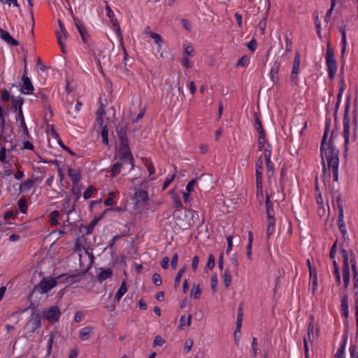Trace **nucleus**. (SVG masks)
<instances>
[{
    "label": "nucleus",
    "instance_id": "52",
    "mask_svg": "<svg viewBox=\"0 0 358 358\" xmlns=\"http://www.w3.org/2000/svg\"><path fill=\"white\" fill-rule=\"evenodd\" d=\"M266 144V136L258 135V151H262Z\"/></svg>",
    "mask_w": 358,
    "mask_h": 358
},
{
    "label": "nucleus",
    "instance_id": "4",
    "mask_svg": "<svg viewBox=\"0 0 358 358\" xmlns=\"http://www.w3.org/2000/svg\"><path fill=\"white\" fill-rule=\"evenodd\" d=\"M350 107V97L348 96L346 101L345 108L343 115V137L345 139L344 143V152L347 155L348 150V145L350 143V117L349 110Z\"/></svg>",
    "mask_w": 358,
    "mask_h": 358
},
{
    "label": "nucleus",
    "instance_id": "23",
    "mask_svg": "<svg viewBox=\"0 0 358 358\" xmlns=\"http://www.w3.org/2000/svg\"><path fill=\"white\" fill-rule=\"evenodd\" d=\"M134 198L136 200V203L143 202L146 203L148 200V193L146 190L140 189L136 191Z\"/></svg>",
    "mask_w": 358,
    "mask_h": 358
},
{
    "label": "nucleus",
    "instance_id": "28",
    "mask_svg": "<svg viewBox=\"0 0 358 358\" xmlns=\"http://www.w3.org/2000/svg\"><path fill=\"white\" fill-rule=\"evenodd\" d=\"M36 96H37V98L41 99V101L43 103L45 108H48V110H50V116L52 117V115H53V112H52V110H51V108H50V101H49L48 96L47 95H45V94H43V92H39L36 95Z\"/></svg>",
    "mask_w": 358,
    "mask_h": 358
},
{
    "label": "nucleus",
    "instance_id": "33",
    "mask_svg": "<svg viewBox=\"0 0 358 358\" xmlns=\"http://www.w3.org/2000/svg\"><path fill=\"white\" fill-rule=\"evenodd\" d=\"M340 31L341 32L342 35V50H341V56L343 57L345 50H346V45H347V39H346V32H345V26H341L340 27Z\"/></svg>",
    "mask_w": 358,
    "mask_h": 358
},
{
    "label": "nucleus",
    "instance_id": "47",
    "mask_svg": "<svg viewBox=\"0 0 358 358\" xmlns=\"http://www.w3.org/2000/svg\"><path fill=\"white\" fill-rule=\"evenodd\" d=\"M336 4V0H331V7L327 10L326 15H325V21L328 22L330 20V17L331 16L332 12L335 8V6Z\"/></svg>",
    "mask_w": 358,
    "mask_h": 358
},
{
    "label": "nucleus",
    "instance_id": "41",
    "mask_svg": "<svg viewBox=\"0 0 358 358\" xmlns=\"http://www.w3.org/2000/svg\"><path fill=\"white\" fill-rule=\"evenodd\" d=\"M187 213V215H191V220H189V221H190L191 226L199 221V215L197 211L189 209Z\"/></svg>",
    "mask_w": 358,
    "mask_h": 358
},
{
    "label": "nucleus",
    "instance_id": "13",
    "mask_svg": "<svg viewBox=\"0 0 358 358\" xmlns=\"http://www.w3.org/2000/svg\"><path fill=\"white\" fill-rule=\"evenodd\" d=\"M73 19L75 23V25L82 38V40L84 43L87 44L88 38L90 35L87 33L86 27L82 24L78 18L76 16H73Z\"/></svg>",
    "mask_w": 358,
    "mask_h": 358
},
{
    "label": "nucleus",
    "instance_id": "5",
    "mask_svg": "<svg viewBox=\"0 0 358 358\" xmlns=\"http://www.w3.org/2000/svg\"><path fill=\"white\" fill-rule=\"evenodd\" d=\"M326 64L329 78L332 80L335 78L337 71V64L336 60L335 59L334 50L331 48L330 42H328L327 45Z\"/></svg>",
    "mask_w": 358,
    "mask_h": 358
},
{
    "label": "nucleus",
    "instance_id": "25",
    "mask_svg": "<svg viewBox=\"0 0 358 358\" xmlns=\"http://www.w3.org/2000/svg\"><path fill=\"white\" fill-rule=\"evenodd\" d=\"M341 308L343 316L346 318L348 317V296L347 294L343 295L341 298Z\"/></svg>",
    "mask_w": 358,
    "mask_h": 358
},
{
    "label": "nucleus",
    "instance_id": "51",
    "mask_svg": "<svg viewBox=\"0 0 358 358\" xmlns=\"http://www.w3.org/2000/svg\"><path fill=\"white\" fill-rule=\"evenodd\" d=\"M115 194L113 192H109L108 198L106 199H105V201H104V204L106 206H110L113 205V203H114L113 197H114Z\"/></svg>",
    "mask_w": 358,
    "mask_h": 358
},
{
    "label": "nucleus",
    "instance_id": "38",
    "mask_svg": "<svg viewBox=\"0 0 358 358\" xmlns=\"http://www.w3.org/2000/svg\"><path fill=\"white\" fill-rule=\"evenodd\" d=\"M256 186H257V199L259 201L260 203L263 202L264 199V194H263V187H262V182H256Z\"/></svg>",
    "mask_w": 358,
    "mask_h": 358
},
{
    "label": "nucleus",
    "instance_id": "57",
    "mask_svg": "<svg viewBox=\"0 0 358 358\" xmlns=\"http://www.w3.org/2000/svg\"><path fill=\"white\" fill-rule=\"evenodd\" d=\"M266 148L264 149V157L266 159H271V145L270 143H266Z\"/></svg>",
    "mask_w": 358,
    "mask_h": 358
},
{
    "label": "nucleus",
    "instance_id": "49",
    "mask_svg": "<svg viewBox=\"0 0 358 358\" xmlns=\"http://www.w3.org/2000/svg\"><path fill=\"white\" fill-rule=\"evenodd\" d=\"M152 280L153 284L156 286H160L162 283L161 275L157 273L152 275Z\"/></svg>",
    "mask_w": 358,
    "mask_h": 358
},
{
    "label": "nucleus",
    "instance_id": "54",
    "mask_svg": "<svg viewBox=\"0 0 358 358\" xmlns=\"http://www.w3.org/2000/svg\"><path fill=\"white\" fill-rule=\"evenodd\" d=\"M94 189L95 188L92 185L88 187L87 189L83 193V198L85 199H90L92 196V192Z\"/></svg>",
    "mask_w": 358,
    "mask_h": 358
},
{
    "label": "nucleus",
    "instance_id": "48",
    "mask_svg": "<svg viewBox=\"0 0 358 358\" xmlns=\"http://www.w3.org/2000/svg\"><path fill=\"white\" fill-rule=\"evenodd\" d=\"M215 257H214L213 255H212V254L209 255L206 268H205L206 272H207V271H206L207 268H209L210 270L213 269L215 266Z\"/></svg>",
    "mask_w": 358,
    "mask_h": 358
},
{
    "label": "nucleus",
    "instance_id": "10",
    "mask_svg": "<svg viewBox=\"0 0 358 358\" xmlns=\"http://www.w3.org/2000/svg\"><path fill=\"white\" fill-rule=\"evenodd\" d=\"M90 266H89L85 270H83V271L78 272L76 274H71V275H70L69 273L62 274L57 278V280L59 282H70L71 283H73L77 281L76 280V278H77L79 276L84 275L87 272V271L90 269Z\"/></svg>",
    "mask_w": 358,
    "mask_h": 358
},
{
    "label": "nucleus",
    "instance_id": "16",
    "mask_svg": "<svg viewBox=\"0 0 358 358\" xmlns=\"http://www.w3.org/2000/svg\"><path fill=\"white\" fill-rule=\"evenodd\" d=\"M22 80L23 84L20 90L21 92L27 94H31L34 88L30 78L28 76H22Z\"/></svg>",
    "mask_w": 358,
    "mask_h": 358
},
{
    "label": "nucleus",
    "instance_id": "55",
    "mask_svg": "<svg viewBox=\"0 0 358 358\" xmlns=\"http://www.w3.org/2000/svg\"><path fill=\"white\" fill-rule=\"evenodd\" d=\"M266 166L267 169L268 174L271 173L273 175L274 173V166L271 159H266Z\"/></svg>",
    "mask_w": 358,
    "mask_h": 358
},
{
    "label": "nucleus",
    "instance_id": "58",
    "mask_svg": "<svg viewBox=\"0 0 358 358\" xmlns=\"http://www.w3.org/2000/svg\"><path fill=\"white\" fill-rule=\"evenodd\" d=\"M165 343L164 339L161 336H156L153 342V347L159 345L162 346Z\"/></svg>",
    "mask_w": 358,
    "mask_h": 358
},
{
    "label": "nucleus",
    "instance_id": "3",
    "mask_svg": "<svg viewBox=\"0 0 358 358\" xmlns=\"http://www.w3.org/2000/svg\"><path fill=\"white\" fill-rule=\"evenodd\" d=\"M266 217H267V229H266V237L267 238H269L270 236L275 231V219L274 217V209H273V204L270 200V196L266 192Z\"/></svg>",
    "mask_w": 358,
    "mask_h": 358
},
{
    "label": "nucleus",
    "instance_id": "37",
    "mask_svg": "<svg viewBox=\"0 0 358 358\" xmlns=\"http://www.w3.org/2000/svg\"><path fill=\"white\" fill-rule=\"evenodd\" d=\"M104 215H102L98 217H95L94 218L92 222H90V224L89 225L87 226L86 227V234H90L92 233V231L95 227V225L97 224V222L101 220L103 218Z\"/></svg>",
    "mask_w": 358,
    "mask_h": 358
},
{
    "label": "nucleus",
    "instance_id": "20",
    "mask_svg": "<svg viewBox=\"0 0 358 358\" xmlns=\"http://www.w3.org/2000/svg\"><path fill=\"white\" fill-rule=\"evenodd\" d=\"M16 120L20 122V127H21V129L22 130L23 134L27 138H29L30 136H29L28 128H27V124L25 123V120H24V115H23L22 110H20V111H19L18 115L16 117Z\"/></svg>",
    "mask_w": 358,
    "mask_h": 358
},
{
    "label": "nucleus",
    "instance_id": "64",
    "mask_svg": "<svg viewBox=\"0 0 358 358\" xmlns=\"http://www.w3.org/2000/svg\"><path fill=\"white\" fill-rule=\"evenodd\" d=\"M354 296H355V308H358V286L354 287Z\"/></svg>",
    "mask_w": 358,
    "mask_h": 358
},
{
    "label": "nucleus",
    "instance_id": "22",
    "mask_svg": "<svg viewBox=\"0 0 358 358\" xmlns=\"http://www.w3.org/2000/svg\"><path fill=\"white\" fill-rule=\"evenodd\" d=\"M34 183L35 180L34 179H27L26 181L22 182L19 187L20 191L18 194L29 191L34 187Z\"/></svg>",
    "mask_w": 358,
    "mask_h": 358
},
{
    "label": "nucleus",
    "instance_id": "42",
    "mask_svg": "<svg viewBox=\"0 0 358 358\" xmlns=\"http://www.w3.org/2000/svg\"><path fill=\"white\" fill-rule=\"evenodd\" d=\"M186 268H187V266L185 265L178 271V272L176 276L175 280H174L175 289H176L178 287V285H180L182 276L184 272L186 271Z\"/></svg>",
    "mask_w": 358,
    "mask_h": 358
},
{
    "label": "nucleus",
    "instance_id": "45",
    "mask_svg": "<svg viewBox=\"0 0 358 358\" xmlns=\"http://www.w3.org/2000/svg\"><path fill=\"white\" fill-rule=\"evenodd\" d=\"M346 340L345 339L341 344V347L338 349L334 358H343L345 353Z\"/></svg>",
    "mask_w": 358,
    "mask_h": 358
},
{
    "label": "nucleus",
    "instance_id": "39",
    "mask_svg": "<svg viewBox=\"0 0 358 358\" xmlns=\"http://www.w3.org/2000/svg\"><path fill=\"white\" fill-rule=\"evenodd\" d=\"M17 206L19 210L22 213H27V202L24 196L21 197L17 201Z\"/></svg>",
    "mask_w": 358,
    "mask_h": 358
},
{
    "label": "nucleus",
    "instance_id": "31",
    "mask_svg": "<svg viewBox=\"0 0 358 358\" xmlns=\"http://www.w3.org/2000/svg\"><path fill=\"white\" fill-rule=\"evenodd\" d=\"M338 227L341 231V233L343 235V237L345 238V235L347 234V230L345 228V224L344 222V215L342 213H338Z\"/></svg>",
    "mask_w": 358,
    "mask_h": 358
},
{
    "label": "nucleus",
    "instance_id": "43",
    "mask_svg": "<svg viewBox=\"0 0 358 358\" xmlns=\"http://www.w3.org/2000/svg\"><path fill=\"white\" fill-rule=\"evenodd\" d=\"M223 278L225 287H229L231 282V275L228 268L224 271Z\"/></svg>",
    "mask_w": 358,
    "mask_h": 358
},
{
    "label": "nucleus",
    "instance_id": "61",
    "mask_svg": "<svg viewBox=\"0 0 358 358\" xmlns=\"http://www.w3.org/2000/svg\"><path fill=\"white\" fill-rule=\"evenodd\" d=\"M106 114V111L104 109V105L103 103L100 101V106L99 108L96 110V116H101L103 117Z\"/></svg>",
    "mask_w": 358,
    "mask_h": 358
},
{
    "label": "nucleus",
    "instance_id": "17",
    "mask_svg": "<svg viewBox=\"0 0 358 358\" xmlns=\"http://www.w3.org/2000/svg\"><path fill=\"white\" fill-rule=\"evenodd\" d=\"M340 83H341V87L339 88V92H338V93L337 94V101H336V106H335V110H334V120L336 122L337 121V113H338V108H339V106H340L342 94H343V91H344V76L343 75H342V76L341 78Z\"/></svg>",
    "mask_w": 358,
    "mask_h": 358
},
{
    "label": "nucleus",
    "instance_id": "12",
    "mask_svg": "<svg viewBox=\"0 0 358 358\" xmlns=\"http://www.w3.org/2000/svg\"><path fill=\"white\" fill-rule=\"evenodd\" d=\"M243 308L242 304H240L238 310V315H237V320H236V330L234 333V339L236 344L237 345L240 338V334H241V329L243 322Z\"/></svg>",
    "mask_w": 358,
    "mask_h": 358
},
{
    "label": "nucleus",
    "instance_id": "9",
    "mask_svg": "<svg viewBox=\"0 0 358 358\" xmlns=\"http://www.w3.org/2000/svg\"><path fill=\"white\" fill-rule=\"evenodd\" d=\"M41 325V316L34 309L30 316V318L27 324V327L29 328L28 331L29 334H32Z\"/></svg>",
    "mask_w": 358,
    "mask_h": 358
},
{
    "label": "nucleus",
    "instance_id": "35",
    "mask_svg": "<svg viewBox=\"0 0 358 358\" xmlns=\"http://www.w3.org/2000/svg\"><path fill=\"white\" fill-rule=\"evenodd\" d=\"M123 164L121 162L115 163L111 169H110V174L113 178L116 177L121 172V169H122Z\"/></svg>",
    "mask_w": 358,
    "mask_h": 358
},
{
    "label": "nucleus",
    "instance_id": "36",
    "mask_svg": "<svg viewBox=\"0 0 358 358\" xmlns=\"http://www.w3.org/2000/svg\"><path fill=\"white\" fill-rule=\"evenodd\" d=\"M292 32L287 31L285 34V53L287 54L291 52L292 50Z\"/></svg>",
    "mask_w": 358,
    "mask_h": 358
},
{
    "label": "nucleus",
    "instance_id": "7",
    "mask_svg": "<svg viewBox=\"0 0 358 358\" xmlns=\"http://www.w3.org/2000/svg\"><path fill=\"white\" fill-rule=\"evenodd\" d=\"M173 217L176 224L182 230L188 229L190 226V221L187 220V213L182 210H175L173 211Z\"/></svg>",
    "mask_w": 358,
    "mask_h": 358
},
{
    "label": "nucleus",
    "instance_id": "15",
    "mask_svg": "<svg viewBox=\"0 0 358 358\" xmlns=\"http://www.w3.org/2000/svg\"><path fill=\"white\" fill-rule=\"evenodd\" d=\"M80 191H81V188L78 186V185H73L72 184L71 192L76 196V197L74 199V204L72 206L71 209L68 210L66 213L67 217H66V220L64 221V223L66 222H69V215L72 211L75 210V203H76L80 197V194H81Z\"/></svg>",
    "mask_w": 358,
    "mask_h": 358
},
{
    "label": "nucleus",
    "instance_id": "19",
    "mask_svg": "<svg viewBox=\"0 0 358 358\" xmlns=\"http://www.w3.org/2000/svg\"><path fill=\"white\" fill-rule=\"evenodd\" d=\"M0 37L3 41H5L7 43H8L13 46H17L19 45L18 41L17 40H15V38H13L8 31H6L1 28H0Z\"/></svg>",
    "mask_w": 358,
    "mask_h": 358
},
{
    "label": "nucleus",
    "instance_id": "50",
    "mask_svg": "<svg viewBox=\"0 0 358 358\" xmlns=\"http://www.w3.org/2000/svg\"><path fill=\"white\" fill-rule=\"evenodd\" d=\"M174 178H175L174 174H173L171 176H168L162 185V189L165 190L170 185V184L172 182V181L174 180Z\"/></svg>",
    "mask_w": 358,
    "mask_h": 358
},
{
    "label": "nucleus",
    "instance_id": "53",
    "mask_svg": "<svg viewBox=\"0 0 358 358\" xmlns=\"http://www.w3.org/2000/svg\"><path fill=\"white\" fill-rule=\"evenodd\" d=\"M210 284H211V289H212L213 292H215L217 290V277L216 273H214L211 276Z\"/></svg>",
    "mask_w": 358,
    "mask_h": 358
},
{
    "label": "nucleus",
    "instance_id": "14",
    "mask_svg": "<svg viewBox=\"0 0 358 358\" xmlns=\"http://www.w3.org/2000/svg\"><path fill=\"white\" fill-rule=\"evenodd\" d=\"M342 258L343 260V277L350 276V266H349V254L345 249H342L341 251Z\"/></svg>",
    "mask_w": 358,
    "mask_h": 358
},
{
    "label": "nucleus",
    "instance_id": "8",
    "mask_svg": "<svg viewBox=\"0 0 358 358\" xmlns=\"http://www.w3.org/2000/svg\"><path fill=\"white\" fill-rule=\"evenodd\" d=\"M57 285V281L54 278L46 280L45 278L36 285L34 286V290L43 294L48 292Z\"/></svg>",
    "mask_w": 358,
    "mask_h": 358
},
{
    "label": "nucleus",
    "instance_id": "2",
    "mask_svg": "<svg viewBox=\"0 0 358 358\" xmlns=\"http://www.w3.org/2000/svg\"><path fill=\"white\" fill-rule=\"evenodd\" d=\"M117 135L120 141V159L126 163L128 161L131 165L130 170L133 169L134 166V158L130 150L129 139L127 137L126 129L121 128L120 130L117 129Z\"/></svg>",
    "mask_w": 358,
    "mask_h": 358
},
{
    "label": "nucleus",
    "instance_id": "29",
    "mask_svg": "<svg viewBox=\"0 0 358 358\" xmlns=\"http://www.w3.org/2000/svg\"><path fill=\"white\" fill-rule=\"evenodd\" d=\"M301 59H300V54L299 51L295 52L294 62L292 64V71L294 74H299V66H300Z\"/></svg>",
    "mask_w": 358,
    "mask_h": 358
},
{
    "label": "nucleus",
    "instance_id": "32",
    "mask_svg": "<svg viewBox=\"0 0 358 358\" xmlns=\"http://www.w3.org/2000/svg\"><path fill=\"white\" fill-rule=\"evenodd\" d=\"M113 275V271L110 268L103 269L99 274L97 279L99 282H102Z\"/></svg>",
    "mask_w": 358,
    "mask_h": 358
},
{
    "label": "nucleus",
    "instance_id": "59",
    "mask_svg": "<svg viewBox=\"0 0 358 358\" xmlns=\"http://www.w3.org/2000/svg\"><path fill=\"white\" fill-rule=\"evenodd\" d=\"M266 16H265L262 20H261L257 25V27L260 29L262 34H264V29L266 28Z\"/></svg>",
    "mask_w": 358,
    "mask_h": 358
},
{
    "label": "nucleus",
    "instance_id": "30",
    "mask_svg": "<svg viewBox=\"0 0 358 358\" xmlns=\"http://www.w3.org/2000/svg\"><path fill=\"white\" fill-rule=\"evenodd\" d=\"M92 327H85L83 328L79 332V338L83 341L89 339L92 332Z\"/></svg>",
    "mask_w": 358,
    "mask_h": 358
},
{
    "label": "nucleus",
    "instance_id": "40",
    "mask_svg": "<svg viewBox=\"0 0 358 358\" xmlns=\"http://www.w3.org/2000/svg\"><path fill=\"white\" fill-rule=\"evenodd\" d=\"M59 212L58 210H53L50 213V218L49 220L51 226H57L58 224V217H59Z\"/></svg>",
    "mask_w": 358,
    "mask_h": 358
},
{
    "label": "nucleus",
    "instance_id": "60",
    "mask_svg": "<svg viewBox=\"0 0 358 358\" xmlns=\"http://www.w3.org/2000/svg\"><path fill=\"white\" fill-rule=\"evenodd\" d=\"M248 62V57L247 55H243L236 63L237 66H245Z\"/></svg>",
    "mask_w": 358,
    "mask_h": 358
},
{
    "label": "nucleus",
    "instance_id": "56",
    "mask_svg": "<svg viewBox=\"0 0 358 358\" xmlns=\"http://www.w3.org/2000/svg\"><path fill=\"white\" fill-rule=\"evenodd\" d=\"M336 248H337V241H335V243L332 245L331 248V250H330V253H329V257L334 260H335V257H336Z\"/></svg>",
    "mask_w": 358,
    "mask_h": 358
},
{
    "label": "nucleus",
    "instance_id": "26",
    "mask_svg": "<svg viewBox=\"0 0 358 358\" xmlns=\"http://www.w3.org/2000/svg\"><path fill=\"white\" fill-rule=\"evenodd\" d=\"M11 108L14 110V111L18 110L20 111L22 109V106L24 103V99L22 97H19L18 99H15L14 96H12L11 99Z\"/></svg>",
    "mask_w": 358,
    "mask_h": 358
},
{
    "label": "nucleus",
    "instance_id": "24",
    "mask_svg": "<svg viewBox=\"0 0 358 358\" xmlns=\"http://www.w3.org/2000/svg\"><path fill=\"white\" fill-rule=\"evenodd\" d=\"M280 67V62L278 61H275L273 63V65L271 69L270 77L273 83H275L278 79V71H279Z\"/></svg>",
    "mask_w": 358,
    "mask_h": 358
},
{
    "label": "nucleus",
    "instance_id": "34",
    "mask_svg": "<svg viewBox=\"0 0 358 358\" xmlns=\"http://www.w3.org/2000/svg\"><path fill=\"white\" fill-rule=\"evenodd\" d=\"M127 288L126 282L122 281L120 288L118 289V290L115 296V299L117 301H120V300L123 296V295L127 292Z\"/></svg>",
    "mask_w": 358,
    "mask_h": 358
},
{
    "label": "nucleus",
    "instance_id": "63",
    "mask_svg": "<svg viewBox=\"0 0 358 358\" xmlns=\"http://www.w3.org/2000/svg\"><path fill=\"white\" fill-rule=\"evenodd\" d=\"M146 166L148 167V172H149V175L151 176L152 175H154L155 173V167H154V165L152 164V162L149 160L147 163H146Z\"/></svg>",
    "mask_w": 358,
    "mask_h": 358
},
{
    "label": "nucleus",
    "instance_id": "62",
    "mask_svg": "<svg viewBox=\"0 0 358 358\" xmlns=\"http://www.w3.org/2000/svg\"><path fill=\"white\" fill-rule=\"evenodd\" d=\"M193 346V341L192 339H187L185 341L184 351L188 352Z\"/></svg>",
    "mask_w": 358,
    "mask_h": 358
},
{
    "label": "nucleus",
    "instance_id": "11",
    "mask_svg": "<svg viewBox=\"0 0 358 358\" xmlns=\"http://www.w3.org/2000/svg\"><path fill=\"white\" fill-rule=\"evenodd\" d=\"M59 26L60 28V31H56L57 38L58 44L59 45L62 52L63 53H66L65 45L63 43V38L66 39L67 37V31L64 27V24L62 23L61 20H58Z\"/></svg>",
    "mask_w": 358,
    "mask_h": 358
},
{
    "label": "nucleus",
    "instance_id": "21",
    "mask_svg": "<svg viewBox=\"0 0 358 358\" xmlns=\"http://www.w3.org/2000/svg\"><path fill=\"white\" fill-rule=\"evenodd\" d=\"M262 171H263V160L262 157H259V159L256 162L255 164V177L256 182H262Z\"/></svg>",
    "mask_w": 358,
    "mask_h": 358
},
{
    "label": "nucleus",
    "instance_id": "6",
    "mask_svg": "<svg viewBox=\"0 0 358 358\" xmlns=\"http://www.w3.org/2000/svg\"><path fill=\"white\" fill-rule=\"evenodd\" d=\"M42 314L43 317L52 324L57 322L61 316L60 310L57 306H52L48 308L43 309Z\"/></svg>",
    "mask_w": 358,
    "mask_h": 358
},
{
    "label": "nucleus",
    "instance_id": "27",
    "mask_svg": "<svg viewBox=\"0 0 358 358\" xmlns=\"http://www.w3.org/2000/svg\"><path fill=\"white\" fill-rule=\"evenodd\" d=\"M255 122L256 129L258 132V135L266 136V131L262 126L261 120L259 117V115L257 112L254 113Z\"/></svg>",
    "mask_w": 358,
    "mask_h": 358
},
{
    "label": "nucleus",
    "instance_id": "44",
    "mask_svg": "<svg viewBox=\"0 0 358 358\" xmlns=\"http://www.w3.org/2000/svg\"><path fill=\"white\" fill-rule=\"evenodd\" d=\"M111 22H112L113 29L115 30V32L117 36L120 38L122 40V35L121 29H120V27L119 26L117 19L114 17L113 20L111 21Z\"/></svg>",
    "mask_w": 358,
    "mask_h": 358
},
{
    "label": "nucleus",
    "instance_id": "1",
    "mask_svg": "<svg viewBox=\"0 0 358 358\" xmlns=\"http://www.w3.org/2000/svg\"><path fill=\"white\" fill-rule=\"evenodd\" d=\"M331 120L327 119L325 122L324 133L322 136V143L320 146V152L322 159H324L323 154H325L327 165L329 168H333L334 166H338L339 158H338V150L334 148L332 142V136L334 131L331 134L329 143H327V139L328 133L330 130Z\"/></svg>",
    "mask_w": 358,
    "mask_h": 358
},
{
    "label": "nucleus",
    "instance_id": "46",
    "mask_svg": "<svg viewBox=\"0 0 358 358\" xmlns=\"http://www.w3.org/2000/svg\"><path fill=\"white\" fill-rule=\"evenodd\" d=\"M150 37L154 40V42L158 45V48H160L163 41L162 36L154 32L150 34Z\"/></svg>",
    "mask_w": 358,
    "mask_h": 358
},
{
    "label": "nucleus",
    "instance_id": "18",
    "mask_svg": "<svg viewBox=\"0 0 358 358\" xmlns=\"http://www.w3.org/2000/svg\"><path fill=\"white\" fill-rule=\"evenodd\" d=\"M67 174L71 178L73 185H78L81 178V174L79 170L76 171L71 167H68Z\"/></svg>",
    "mask_w": 358,
    "mask_h": 358
}]
</instances>
